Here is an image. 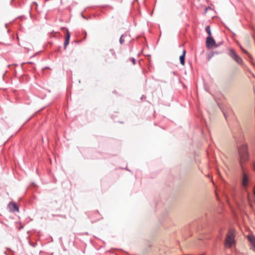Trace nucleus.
I'll list each match as a JSON object with an SVG mask.
<instances>
[{
  "label": "nucleus",
  "instance_id": "obj_16",
  "mask_svg": "<svg viewBox=\"0 0 255 255\" xmlns=\"http://www.w3.org/2000/svg\"><path fill=\"white\" fill-rule=\"evenodd\" d=\"M215 54H218L220 53V52H217V51H215Z\"/></svg>",
  "mask_w": 255,
  "mask_h": 255
},
{
  "label": "nucleus",
  "instance_id": "obj_4",
  "mask_svg": "<svg viewBox=\"0 0 255 255\" xmlns=\"http://www.w3.org/2000/svg\"><path fill=\"white\" fill-rule=\"evenodd\" d=\"M206 43L207 47L211 48L214 47L216 41L212 36H208L206 38Z\"/></svg>",
  "mask_w": 255,
  "mask_h": 255
},
{
  "label": "nucleus",
  "instance_id": "obj_6",
  "mask_svg": "<svg viewBox=\"0 0 255 255\" xmlns=\"http://www.w3.org/2000/svg\"><path fill=\"white\" fill-rule=\"evenodd\" d=\"M70 37V32H69V31L67 30L65 42L64 43V48L65 49H66V47L69 43Z\"/></svg>",
  "mask_w": 255,
  "mask_h": 255
},
{
  "label": "nucleus",
  "instance_id": "obj_15",
  "mask_svg": "<svg viewBox=\"0 0 255 255\" xmlns=\"http://www.w3.org/2000/svg\"><path fill=\"white\" fill-rule=\"evenodd\" d=\"M253 166L254 170H255V162H253Z\"/></svg>",
  "mask_w": 255,
  "mask_h": 255
},
{
  "label": "nucleus",
  "instance_id": "obj_2",
  "mask_svg": "<svg viewBox=\"0 0 255 255\" xmlns=\"http://www.w3.org/2000/svg\"><path fill=\"white\" fill-rule=\"evenodd\" d=\"M235 230L231 229L227 235L225 245L226 248H231L235 243Z\"/></svg>",
  "mask_w": 255,
  "mask_h": 255
},
{
  "label": "nucleus",
  "instance_id": "obj_10",
  "mask_svg": "<svg viewBox=\"0 0 255 255\" xmlns=\"http://www.w3.org/2000/svg\"><path fill=\"white\" fill-rule=\"evenodd\" d=\"M215 52H211L208 54V60L209 61L215 55Z\"/></svg>",
  "mask_w": 255,
  "mask_h": 255
},
{
  "label": "nucleus",
  "instance_id": "obj_5",
  "mask_svg": "<svg viewBox=\"0 0 255 255\" xmlns=\"http://www.w3.org/2000/svg\"><path fill=\"white\" fill-rule=\"evenodd\" d=\"M248 240L252 244V249L255 252V237L254 236H249Z\"/></svg>",
  "mask_w": 255,
  "mask_h": 255
},
{
  "label": "nucleus",
  "instance_id": "obj_17",
  "mask_svg": "<svg viewBox=\"0 0 255 255\" xmlns=\"http://www.w3.org/2000/svg\"><path fill=\"white\" fill-rule=\"evenodd\" d=\"M243 51H244L245 53H248L247 51H246L245 50L243 49Z\"/></svg>",
  "mask_w": 255,
  "mask_h": 255
},
{
  "label": "nucleus",
  "instance_id": "obj_3",
  "mask_svg": "<svg viewBox=\"0 0 255 255\" xmlns=\"http://www.w3.org/2000/svg\"><path fill=\"white\" fill-rule=\"evenodd\" d=\"M229 54L237 63L241 64L242 63V59L233 49H230Z\"/></svg>",
  "mask_w": 255,
  "mask_h": 255
},
{
  "label": "nucleus",
  "instance_id": "obj_7",
  "mask_svg": "<svg viewBox=\"0 0 255 255\" xmlns=\"http://www.w3.org/2000/svg\"><path fill=\"white\" fill-rule=\"evenodd\" d=\"M8 207L10 209V211L15 212L18 211V208L17 205L14 203H10L8 204Z\"/></svg>",
  "mask_w": 255,
  "mask_h": 255
},
{
  "label": "nucleus",
  "instance_id": "obj_8",
  "mask_svg": "<svg viewBox=\"0 0 255 255\" xmlns=\"http://www.w3.org/2000/svg\"><path fill=\"white\" fill-rule=\"evenodd\" d=\"M185 54H186V50L184 49L183 51L182 54L179 57L180 63L182 65H184V64H185Z\"/></svg>",
  "mask_w": 255,
  "mask_h": 255
},
{
  "label": "nucleus",
  "instance_id": "obj_11",
  "mask_svg": "<svg viewBox=\"0 0 255 255\" xmlns=\"http://www.w3.org/2000/svg\"><path fill=\"white\" fill-rule=\"evenodd\" d=\"M125 36V34H122L120 38V43L122 44L124 43L125 40L124 39V37Z\"/></svg>",
  "mask_w": 255,
  "mask_h": 255
},
{
  "label": "nucleus",
  "instance_id": "obj_1",
  "mask_svg": "<svg viewBox=\"0 0 255 255\" xmlns=\"http://www.w3.org/2000/svg\"><path fill=\"white\" fill-rule=\"evenodd\" d=\"M232 133L236 142L238 154L239 155V163L242 172V185L246 188L248 185L249 176L244 166V163L248 161L249 158L247 143H243L244 136L240 126L232 129Z\"/></svg>",
  "mask_w": 255,
  "mask_h": 255
},
{
  "label": "nucleus",
  "instance_id": "obj_9",
  "mask_svg": "<svg viewBox=\"0 0 255 255\" xmlns=\"http://www.w3.org/2000/svg\"><path fill=\"white\" fill-rule=\"evenodd\" d=\"M205 30H206V31L207 32V33L209 34L208 36H211L212 34H211V30L210 26H206V27L205 28Z\"/></svg>",
  "mask_w": 255,
  "mask_h": 255
},
{
  "label": "nucleus",
  "instance_id": "obj_14",
  "mask_svg": "<svg viewBox=\"0 0 255 255\" xmlns=\"http://www.w3.org/2000/svg\"><path fill=\"white\" fill-rule=\"evenodd\" d=\"M110 51L113 55H115V51L113 49H111Z\"/></svg>",
  "mask_w": 255,
  "mask_h": 255
},
{
  "label": "nucleus",
  "instance_id": "obj_13",
  "mask_svg": "<svg viewBox=\"0 0 255 255\" xmlns=\"http://www.w3.org/2000/svg\"><path fill=\"white\" fill-rule=\"evenodd\" d=\"M130 60H131V61L132 62V63H133V65H134L135 64V60L134 58H130Z\"/></svg>",
  "mask_w": 255,
  "mask_h": 255
},
{
  "label": "nucleus",
  "instance_id": "obj_12",
  "mask_svg": "<svg viewBox=\"0 0 255 255\" xmlns=\"http://www.w3.org/2000/svg\"><path fill=\"white\" fill-rule=\"evenodd\" d=\"M222 43H223V42H219L218 43H216V44H215L214 47L217 48V47L220 46V45H221L222 44Z\"/></svg>",
  "mask_w": 255,
  "mask_h": 255
},
{
  "label": "nucleus",
  "instance_id": "obj_18",
  "mask_svg": "<svg viewBox=\"0 0 255 255\" xmlns=\"http://www.w3.org/2000/svg\"><path fill=\"white\" fill-rule=\"evenodd\" d=\"M224 116H225V118L226 119L227 118H226V114L224 113Z\"/></svg>",
  "mask_w": 255,
  "mask_h": 255
}]
</instances>
